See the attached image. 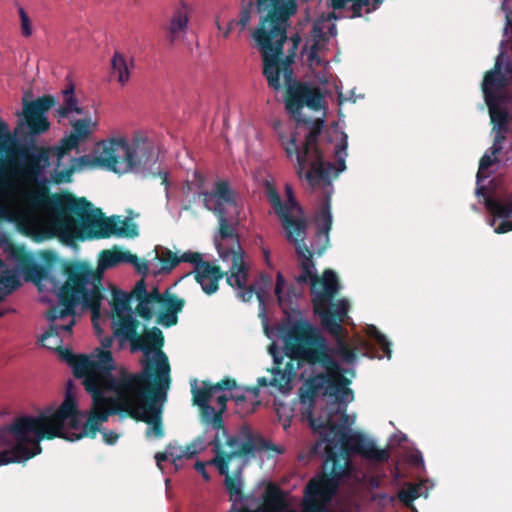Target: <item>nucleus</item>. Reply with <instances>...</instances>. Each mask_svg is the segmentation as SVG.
<instances>
[{
  "instance_id": "nucleus-1",
  "label": "nucleus",
  "mask_w": 512,
  "mask_h": 512,
  "mask_svg": "<svg viewBox=\"0 0 512 512\" xmlns=\"http://www.w3.org/2000/svg\"><path fill=\"white\" fill-rule=\"evenodd\" d=\"M284 349L291 360L298 364L320 365L325 372L318 373L306 381L307 390L301 394V401L312 405L318 393L334 399L338 405L335 411H329L326 417L315 418L311 409L307 411V419L314 432L321 436L311 448V453L320 454L323 445L340 455L347 462V470L351 473V454L377 463L388 461L390 454L386 449L377 447L375 441L362 433L350 434L347 406L354 400V392L349 385L351 380L337 360L330 354L329 346L320 330L304 319L296 320L288 325L283 334Z\"/></svg>"
},
{
  "instance_id": "nucleus-2",
  "label": "nucleus",
  "mask_w": 512,
  "mask_h": 512,
  "mask_svg": "<svg viewBox=\"0 0 512 512\" xmlns=\"http://www.w3.org/2000/svg\"><path fill=\"white\" fill-rule=\"evenodd\" d=\"M282 56L283 51L280 43H278L274 55H265L263 74L267 79L268 86L276 91L282 88L280 75H283L286 86L285 108L297 125H303L308 131L301 148L297 144L296 133H291L289 138L280 134L282 146L288 157H296L297 172L300 177L308 167L305 171V179L309 185H330L331 180L337 178L339 173L346 169L348 136L337 128L326 132L328 142H337L334 149L336 166L325 161L319 145V138L325 121L323 118L310 119L302 113L304 107L316 112L323 110L325 108L324 95L319 87L295 80L291 67L292 56H286L285 58Z\"/></svg>"
},
{
  "instance_id": "nucleus-3",
  "label": "nucleus",
  "mask_w": 512,
  "mask_h": 512,
  "mask_svg": "<svg viewBox=\"0 0 512 512\" xmlns=\"http://www.w3.org/2000/svg\"><path fill=\"white\" fill-rule=\"evenodd\" d=\"M35 206L47 205L53 212L48 229L51 237L71 244L74 240L106 239L111 236L134 238L138 227L129 219L120 216L106 217L100 208L86 198L71 193L53 194L39 192L31 196Z\"/></svg>"
},
{
  "instance_id": "nucleus-4",
  "label": "nucleus",
  "mask_w": 512,
  "mask_h": 512,
  "mask_svg": "<svg viewBox=\"0 0 512 512\" xmlns=\"http://www.w3.org/2000/svg\"><path fill=\"white\" fill-rule=\"evenodd\" d=\"M85 414L78 410L75 398L67 394L60 406L53 410L46 409L38 416H20L7 427L0 430V445L12 438L14 445L0 452V466L9 463L27 461L42 451L41 440L63 438L76 441L74 438L82 433Z\"/></svg>"
},
{
  "instance_id": "nucleus-5",
  "label": "nucleus",
  "mask_w": 512,
  "mask_h": 512,
  "mask_svg": "<svg viewBox=\"0 0 512 512\" xmlns=\"http://www.w3.org/2000/svg\"><path fill=\"white\" fill-rule=\"evenodd\" d=\"M136 255L129 251L119 249L102 250L98 258L96 269L87 262L75 261L63 267L66 277L61 285V301L71 311L75 304H81L83 309L90 310L92 321L95 324L100 316L101 303L104 298L102 279L106 269L120 263L132 262Z\"/></svg>"
},
{
  "instance_id": "nucleus-6",
  "label": "nucleus",
  "mask_w": 512,
  "mask_h": 512,
  "mask_svg": "<svg viewBox=\"0 0 512 512\" xmlns=\"http://www.w3.org/2000/svg\"><path fill=\"white\" fill-rule=\"evenodd\" d=\"M85 390L92 397V407L82 433L74 438H95L100 425L106 422L111 414L126 415L125 407L132 405L139 385L125 373L117 369L116 364L82 382Z\"/></svg>"
},
{
  "instance_id": "nucleus-7",
  "label": "nucleus",
  "mask_w": 512,
  "mask_h": 512,
  "mask_svg": "<svg viewBox=\"0 0 512 512\" xmlns=\"http://www.w3.org/2000/svg\"><path fill=\"white\" fill-rule=\"evenodd\" d=\"M305 238L299 237L300 240L289 241L295 245L296 254L301 258L302 272L296 277V281L303 284L310 280L313 311L319 316L322 328L336 334L340 330L339 322L347 315L350 304L346 299L333 301L340 290L338 277L333 270L326 269L321 277L313 273V253L306 245Z\"/></svg>"
},
{
  "instance_id": "nucleus-8",
  "label": "nucleus",
  "mask_w": 512,
  "mask_h": 512,
  "mask_svg": "<svg viewBox=\"0 0 512 512\" xmlns=\"http://www.w3.org/2000/svg\"><path fill=\"white\" fill-rule=\"evenodd\" d=\"M164 341V335L158 327L145 329L142 335L138 333L130 348L132 352L141 351L146 357L141 361L142 370L132 373L123 366L118 369L138 385L164 383L169 388L171 368L168 357L162 350Z\"/></svg>"
},
{
  "instance_id": "nucleus-9",
  "label": "nucleus",
  "mask_w": 512,
  "mask_h": 512,
  "mask_svg": "<svg viewBox=\"0 0 512 512\" xmlns=\"http://www.w3.org/2000/svg\"><path fill=\"white\" fill-rule=\"evenodd\" d=\"M51 152L55 153L54 147L38 145L31 139L16 146L14 159L0 157V196L9 190L13 176L27 182L37 181L50 165Z\"/></svg>"
},
{
  "instance_id": "nucleus-10",
  "label": "nucleus",
  "mask_w": 512,
  "mask_h": 512,
  "mask_svg": "<svg viewBox=\"0 0 512 512\" xmlns=\"http://www.w3.org/2000/svg\"><path fill=\"white\" fill-rule=\"evenodd\" d=\"M210 446L214 457L208 464L215 466L219 473H225L227 466H230V462L235 458L254 457L256 453L262 451L277 450L275 445L253 433L247 425L242 426L234 435H230L227 430L226 434L217 432Z\"/></svg>"
},
{
  "instance_id": "nucleus-11",
  "label": "nucleus",
  "mask_w": 512,
  "mask_h": 512,
  "mask_svg": "<svg viewBox=\"0 0 512 512\" xmlns=\"http://www.w3.org/2000/svg\"><path fill=\"white\" fill-rule=\"evenodd\" d=\"M168 389L164 383L139 385L132 405L125 407L126 416L149 425L147 437L153 435L160 439L164 436L162 412Z\"/></svg>"
},
{
  "instance_id": "nucleus-12",
  "label": "nucleus",
  "mask_w": 512,
  "mask_h": 512,
  "mask_svg": "<svg viewBox=\"0 0 512 512\" xmlns=\"http://www.w3.org/2000/svg\"><path fill=\"white\" fill-rule=\"evenodd\" d=\"M325 459L323 462V470L325 474L319 479L311 480L306 486L307 501L304 505L305 512H326L322 502H328L335 494L339 482L342 478L349 476L350 472L347 470V462L345 458L340 455V459L335 457V452L332 449H327L323 445Z\"/></svg>"
},
{
  "instance_id": "nucleus-13",
  "label": "nucleus",
  "mask_w": 512,
  "mask_h": 512,
  "mask_svg": "<svg viewBox=\"0 0 512 512\" xmlns=\"http://www.w3.org/2000/svg\"><path fill=\"white\" fill-rule=\"evenodd\" d=\"M110 140L116 174L144 171L157 162L154 144L145 138L136 137L132 143H128L124 138Z\"/></svg>"
},
{
  "instance_id": "nucleus-14",
  "label": "nucleus",
  "mask_w": 512,
  "mask_h": 512,
  "mask_svg": "<svg viewBox=\"0 0 512 512\" xmlns=\"http://www.w3.org/2000/svg\"><path fill=\"white\" fill-rule=\"evenodd\" d=\"M219 256L223 261H231L226 282L229 286L239 290L238 297L242 301L248 302L256 295L262 301L266 289L271 285L272 279L269 275L262 273L259 277V283L247 285L249 265L245 261V252L241 245L237 242L232 249L219 247Z\"/></svg>"
},
{
  "instance_id": "nucleus-15",
  "label": "nucleus",
  "mask_w": 512,
  "mask_h": 512,
  "mask_svg": "<svg viewBox=\"0 0 512 512\" xmlns=\"http://www.w3.org/2000/svg\"><path fill=\"white\" fill-rule=\"evenodd\" d=\"M199 196L203 198L204 207L207 210L212 211L217 216L220 237L222 239H233L231 247H226L223 244H217V251L219 252V247H222L223 249H232L237 242L240 244L237 234L228 221L225 208L226 206L234 208L237 206V193L231 189L228 181H216L212 191H201Z\"/></svg>"
},
{
  "instance_id": "nucleus-16",
  "label": "nucleus",
  "mask_w": 512,
  "mask_h": 512,
  "mask_svg": "<svg viewBox=\"0 0 512 512\" xmlns=\"http://www.w3.org/2000/svg\"><path fill=\"white\" fill-rule=\"evenodd\" d=\"M285 190L287 194L286 203L282 202L277 189L271 182L266 181L264 183L266 198L280 218L282 226L286 231L287 240L297 241L300 240L299 237H306L308 223L305 218H294L292 216V212L294 210L301 213L302 208L296 201L292 188L289 185H286Z\"/></svg>"
},
{
  "instance_id": "nucleus-17",
  "label": "nucleus",
  "mask_w": 512,
  "mask_h": 512,
  "mask_svg": "<svg viewBox=\"0 0 512 512\" xmlns=\"http://www.w3.org/2000/svg\"><path fill=\"white\" fill-rule=\"evenodd\" d=\"M57 304L50 307L46 312V318L50 322V326L41 336V343L44 347L58 350L62 345V333L71 334L72 328L76 323V308L79 304H75L71 311H67V306L62 304L61 287L57 293Z\"/></svg>"
},
{
  "instance_id": "nucleus-18",
  "label": "nucleus",
  "mask_w": 512,
  "mask_h": 512,
  "mask_svg": "<svg viewBox=\"0 0 512 512\" xmlns=\"http://www.w3.org/2000/svg\"><path fill=\"white\" fill-rule=\"evenodd\" d=\"M61 360L66 362L73 370V375L82 382L95 377L101 372L115 365L111 351L99 350L97 354H74L68 348L58 349Z\"/></svg>"
},
{
  "instance_id": "nucleus-19",
  "label": "nucleus",
  "mask_w": 512,
  "mask_h": 512,
  "mask_svg": "<svg viewBox=\"0 0 512 512\" xmlns=\"http://www.w3.org/2000/svg\"><path fill=\"white\" fill-rule=\"evenodd\" d=\"M55 104L56 99L52 95H44L33 101L23 102L22 114L29 134L36 136L49 129L50 123L45 116V113L48 112Z\"/></svg>"
},
{
  "instance_id": "nucleus-20",
  "label": "nucleus",
  "mask_w": 512,
  "mask_h": 512,
  "mask_svg": "<svg viewBox=\"0 0 512 512\" xmlns=\"http://www.w3.org/2000/svg\"><path fill=\"white\" fill-rule=\"evenodd\" d=\"M312 188H316V186L310 185ZM317 187H328L329 190L325 191V198L322 201L319 210L315 215V223L317 226V230L315 233V238L311 243V252L313 254H317L321 256L330 244L329 233L332 228V214L330 207V198L333 192L332 183L330 185L320 184Z\"/></svg>"
},
{
  "instance_id": "nucleus-21",
  "label": "nucleus",
  "mask_w": 512,
  "mask_h": 512,
  "mask_svg": "<svg viewBox=\"0 0 512 512\" xmlns=\"http://www.w3.org/2000/svg\"><path fill=\"white\" fill-rule=\"evenodd\" d=\"M288 504L283 490L273 483H268L262 495L261 503L255 508L250 509L245 506H231L229 512H298L296 510L286 511ZM303 512H305L303 510Z\"/></svg>"
},
{
  "instance_id": "nucleus-22",
  "label": "nucleus",
  "mask_w": 512,
  "mask_h": 512,
  "mask_svg": "<svg viewBox=\"0 0 512 512\" xmlns=\"http://www.w3.org/2000/svg\"><path fill=\"white\" fill-rule=\"evenodd\" d=\"M95 155H83L78 158H71V165L76 167V171L83 168H104L114 172L115 158L112 156L111 140H103L96 144Z\"/></svg>"
},
{
  "instance_id": "nucleus-23",
  "label": "nucleus",
  "mask_w": 512,
  "mask_h": 512,
  "mask_svg": "<svg viewBox=\"0 0 512 512\" xmlns=\"http://www.w3.org/2000/svg\"><path fill=\"white\" fill-rule=\"evenodd\" d=\"M503 55V53L498 55L494 68L488 71L484 76L482 90L485 99L505 98L504 94H499L497 92L508 86L509 80L507 75H512V65L507 63L504 68V72L502 71Z\"/></svg>"
},
{
  "instance_id": "nucleus-24",
  "label": "nucleus",
  "mask_w": 512,
  "mask_h": 512,
  "mask_svg": "<svg viewBox=\"0 0 512 512\" xmlns=\"http://www.w3.org/2000/svg\"><path fill=\"white\" fill-rule=\"evenodd\" d=\"M132 296L138 302L135 313L145 321H149L154 316V306L161 304L164 293H160L157 287L147 291L144 279H140L132 290Z\"/></svg>"
},
{
  "instance_id": "nucleus-25",
  "label": "nucleus",
  "mask_w": 512,
  "mask_h": 512,
  "mask_svg": "<svg viewBox=\"0 0 512 512\" xmlns=\"http://www.w3.org/2000/svg\"><path fill=\"white\" fill-rule=\"evenodd\" d=\"M95 125L96 123L92 122L91 117L87 116L72 122V130L69 135L61 140L59 146L54 147L56 157L60 160L71 150L77 148L82 141L92 134V127Z\"/></svg>"
},
{
  "instance_id": "nucleus-26",
  "label": "nucleus",
  "mask_w": 512,
  "mask_h": 512,
  "mask_svg": "<svg viewBox=\"0 0 512 512\" xmlns=\"http://www.w3.org/2000/svg\"><path fill=\"white\" fill-rule=\"evenodd\" d=\"M192 273L196 282L201 286L203 292L207 295L216 293L219 289V281L229 275L228 272L222 271L220 266L209 261H204L193 268Z\"/></svg>"
},
{
  "instance_id": "nucleus-27",
  "label": "nucleus",
  "mask_w": 512,
  "mask_h": 512,
  "mask_svg": "<svg viewBox=\"0 0 512 512\" xmlns=\"http://www.w3.org/2000/svg\"><path fill=\"white\" fill-rule=\"evenodd\" d=\"M189 22V11L188 7L181 3L174 11L173 14L165 26V39L169 45L183 40Z\"/></svg>"
},
{
  "instance_id": "nucleus-28",
  "label": "nucleus",
  "mask_w": 512,
  "mask_h": 512,
  "mask_svg": "<svg viewBox=\"0 0 512 512\" xmlns=\"http://www.w3.org/2000/svg\"><path fill=\"white\" fill-rule=\"evenodd\" d=\"M219 474L225 477V487L230 495V499L233 501L232 506H245L249 508V504H257V506L260 504L258 499L254 498L253 495H245L243 493V482L240 477V471L231 475L230 466H227L226 472Z\"/></svg>"
},
{
  "instance_id": "nucleus-29",
  "label": "nucleus",
  "mask_w": 512,
  "mask_h": 512,
  "mask_svg": "<svg viewBox=\"0 0 512 512\" xmlns=\"http://www.w3.org/2000/svg\"><path fill=\"white\" fill-rule=\"evenodd\" d=\"M485 207L494 217L505 219L495 228V233L503 234L512 231V202L503 203L487 197Z\"/></svg>"
},
{
  "instance_id": "nucleus-30",
  "label": "nucleus",
  "mask_w": 512,
  "mask_h": 512,
  "mask_svg": "<svg viewBox=\"0 0 512 512\" xmlns=\"http://www.w3.org/2000/svg\"><path fill=\"white\" fill-rule=\"evenodd\" d=\"M63 104L59 106L56 113L59 118H67L71 113H77L79 115H86L87 112L83 107L78 105V100L74 94V85L69 83L62 91Z\"/></svg>"
},
{
  "instance_id": "nucleus-31",
  "label": "nucleus",
  "mask_w": 512,
  "mask_h": 512,
  "mask_svg": "<svg viewBox=\"0 0 512 512\" xmlns=\"http://www.w3.org/2000/svg\"><path fill=\"white\" fill-rule=\"evenodd\" d=\"M139 325L140 322L133 318L131 314L124 316L119 315V321L114 335L123 341H129L131 344L138 335Z\"/></svg>"
},
{
  "instance_id": "nucleus-32",
  "label": "nucleus",
  "mask_w": 512,
  "mask_h": 512,
  "mask_svg": "<svg viewBox=\"0 0 512 512\" xmlns=\"http://www.w3.org/2000/svg\"><path fill=\"white\" fill-rule=\"evenodd\" d=\"M348 317V314L344 316L339 322L340 330L338 333L334 334L330 331H327L330 335H332L336 339V348L334 349V353L341 358V360L347 364H353L357 359L356 350L349 346L346 340L343 337V322Z\"/></svg>"
},
{
  "instance_id": "nucleus-33",
  "label": "nucleus",
  "mask_w": 512,
  "mask_h": 512,
  "mask_svg": "<svg viewBox=\"0 0 512 512\" xmlns=\"http://www.w3.org/2000/svg\"><path fill=\"white\" fill-rule=\"evenodd\" d=\"M272 378L268 379V385L278 388L280 391H289L291 389V381L295 376V370L292 362L286 364L284 370L280 367L272 370Z\"/></svg>"
},
{
  "instance_id": "nucleus-34",
  "label": "nucleus",
  "mask_w": 512,
  "mask_h": 512,
  "mask_svg": "<svg viewBox=\"0 0 512 512\" xmlns=\"http://www.w3.org/2000/svg\"><path fill=\"white\" fill-rule=\"evenodd\" d=\"M199 410L202 424L211 426L219 433L226 434L222 413L219 410L216 411L210 404L199 407Z\"/></svg>"
},
{
  "instance_id": "nucleus-35",
  "label": "nucleus",
  "mask_w": 512,
  "mask_h": 512,
  "mask_svg": "<svg viewBox=\"0 0 512 512\" xmlns=\"http://www.w3.org/2000/svg\"><path fill=\"white\" fill-rule=\"evenodd\" d=\"M113 74L121 85H125L130 79V71L134 66L133 59L128 61L119 52H116L111 60Z\"/></svg>"
},
{
  "instance_id": "nucleus-36",
  "label": "nucleus",
  "mask_w": 512,
  "mask_h": 512,
  "mask_svg": "<svg viewBox=\"0 0 512 512\" xmlns=\"http://www.w3.org/2000/svg\"><path fill=\"white\" fill-rule=\"evenodd\" d=\"M202 386L201 388L197 386L196 379L191 383L192 402L193 405L198 407L209 405L213 395L216 393L209 381H202Z\"/></svg>"
},
{
  "instance_id": "nucleus-37",
  "label": "nucleus",
  "mask_w": 512,
  "mask_h": 512,
  "mask_svg": "<svg viewBox=\"0 0 512 512\" xmlns=\"http://www.w3.org/2000/svg\"><path fill=\"white\" fill-rule=\"evenodd\" d=\"M505 98H492L485 99L486 104L489 108V114L491 118V122L493 125L498 123L505 124V122H509V114L505 108L500 107V103L504 102Z\"/></svg>"
},
{
  "instance_id": "nucleus-38",
  "label": "nucleus",
  "mask_w": 512,
  "mask_h": 512,
  "mask_svg": "<svg viewBox=\"0 0 512 512\" xmlns=\"http://www.w3.org/2000/svg\"><path fill=\"white\" fill-rule=\"evenodd\" d=\"M61 160L62 159L59 160L57 157L56 166L51 173V181L56 185L71 183L73 180V174L76 172V167L72 166L71 164L64 169H61Z\"/></svg>"
},
{
  "instance_id": "nucleus-39",
  "label": "nucleus",
  "mask_w": 512,
  "mask_h": 512,
  "mask_svg": "<svg viewBox=\"0 0 512 512\" xmlns=\"http://www.w3.org/2000/svg\"><path fill=\"white\" fill-rule=\"evenodd\" d=\"M157 259L161 264L160 271L163 273H170L181 263L178 255L168 248H162L161 252L157 255Z\"/></svg>"
},
{
  "instance_id": "nucleus-40",
  "label": "nucleus",
  "mask_w": 512,
  "mask_h": 512,
  "mask_svg": "<svg viewBox=\"0 0 512 512\" xmlns=\"http://www.w3.org/2000/svg\"><path fill=\"white\" fill-rule=\"evenodd\" d=\"M132 293L129 295L121 290L114 289L112 293L113 310L120 315L122 312L130 311V300Z\"/></svg>"
},
{
  "instance_id": "nucleus-41",
  "label": "nucleus",
  "mask_w": 512,
  "mask_h": 512,
  "mask_svg": "<svg viewBox=\"0 0 512 512\" xmlns=\"http://www.w3.org/2000/svg\"><path fill=\"white\" fill-rule=\"evenodd\" d=\"M369 338L373 339L381 348L387 358H391V343L374 325H369L366 329Z\"/></svg>"
},
{
  "instance_id": "nucleus-42",
  "label": "nucleus",
  "mask_w": 512,
  "mask_h": 512,
  "mask_svg": "<svg viewBox=\"0 0 512 512\" xmlns=\"http://www.w3.org/2000/svg\"><path fill=\"white\" fill-rule=\"evenodd\" d=\"M165 310L180 313L185 305V300L179 298L169 290L164 292L163 301L160 304Z\"/></svg>"
},
{
  "instance_id": "nucleus-43",
  "label": "nucleus",
  "mask_w": 512,
  "mask_h": 512,
  "mask_svg": "<svg viewBox=\"0 0 512 512\" xmlns=\"http://www.w3.org/2000/svg\"><path fill=\"white\" fill-rule=\"evenodd\" d=\"M384 0H350L352 2V17H361L364 6L368 7L367 12L376 10Z\"/></svg>"
},
{
  "instance_id": "nucleus-44",
  "label": "nucleus",
  "mask_w": 512,
  "mask_h": 512,
  "mask_svg": "<svg viewBox=\"0 0 512 512\" xmlns=\"http://www.w3.org/2000/svg\"><path fill=\"white\" fill-rule=\"evenodd\" d=\"M204 449V437L198 436L191 443L187 444L184 448H181V455L177 457L182 459H191Z\"/></svg>"
},
{
  "instance_id": "nucleus-45",
  "label": "nucleus",
  "mask_w": 512,
  "mask_h": 512,
  "mask_svg": "<svg viewBox=\"0 0 512 512\" xmlns=\"http://www.w3.org/2000/svg\"><path fill=\"white\" fill-rule=\"evenodd\" d=\"M156 322L164 327H172L178 322V313L165 310L157 316Z\"/></svg>"
},
{
  "instance_id": "nucleus-46",
  "label": "nucleus",
  "mask_w": 512,
  "mask_h": 512,
  "mask_svg": "<svg viewBox=\"0 0 512 512\" xmlns=\"http://www.w3.org/2000/svg\"><path fill=\"white\" fill-rule=\"evenodd\" d=\"M398 499L412 512H418L413 505V501L417 499V495L413 494L412 491L407 487L398 492Z\"/></svg>"
},
{
  "instance_id": "nucleus-47",
  "label": "nucleus",
  "mask_w": 512,
  "mask_h": 512,
  "mask_svg": "<svg viewBox=\"0 0 512 512\" xmlns=\"http://www.w3.org/2000/svg\"><path fill=\"white\" fill-rule=\"evenodd\" d=\"M18 13H19L20 21H21V34L24 37L31 36L32 35V23H31L29 16L27 15L25 10L21 6H19V8H18Z\"/></svg>"
},
{
  "instance_id": "nucleus-48",
  "label": "nucleus",
  "mask_w": 512,
  "mask_h": 512,
  "mask_svg": "<svg viewBox=\"0 0 512 512\" xmlns=\"http://www.w3.org/2000/svg\"><path fill=\"white\" fill-rule=\"evenodd\" d=\"M268 6L274 7V10L277 12H283L285 9H291L293 7L290 5L289 1L283 2L281 0H259V7L262 10Z\"/></svg>"
},
{
  "instance_id": "nucleus-49",
  "label": "nucleus",
  "mask_w": 512,
  "mask_h": 512,
  "mask_svg": "<svg viewBox=\"0 0 512 512\" xmlns=\"http://www.w3.org/2000/svg\"><path fill=\"white\" fill-rule=\"evenodd\" d=\"M178 258L181 259V262L193 264L194 267H197L198 264L205 261L200 253L193 251L184 252L181 256H178Z\"/></svg>"
},
{
  "instance_id": "nucleus-50",
  "label": "nucleus",
  "mask_w": 512,
  "mask_h": 512,
  "mask_svg": "<svg viewBox=\"0 0 512 512\" xmlns=\"http://www.w3.org/2000/svg\"><path fill=\"white\" fill-rule=\"evenodd\" d=\"M215 392L228 390L231 391L237 387V382L232 378H225L216 384H212Z\"/></svg>"
},
{
  "instance_id": "nucleus-51",
  "label": "nucleus",
  "mask_w": 512,
  "mask_h": 512,
  "mask_svg": "<svg viewBox=\"0 0 512 512\" xmlns=\"http://www.w3.org/2000/svg\"><path fill=\"white\" fill-rule=\"evenodd\" d=\"M497 162V157H492L488 154H484L481 159H480V162H479V170H478V173H477V178L479 179L480 178V174L487 170L489 167H491L494 163Z\"/></svg>"
},
{
  "instance_id": "nucleus-52",
  "label": "nucleus",
  "mask_w": 512,
  "mask_h": 512,
  "mask_svg": "<svg viewBox=\"0 0 512 512\" xmlns=\"http://www.w3.org/2000/svg\"><path fill=\"white\" fill-rule=\"evenodd\" d=\"M1 283L5 289H11V292L20 285L18 278L14 274L2 276Z\"/></svg>"
},
{
  "instance_id": "nucleus-53",
  "label": "nucleus",
  "mask_w": 512,
  "mask_h": 512,
  "mask_svg": "<svg viewBox=\"0 0 512 512\" xmlns=\"http://www.w3.org/2000/svg\"><path fill=\"white\" fill-rule=\"evenodd\" d=\"M166 452L168 453V457L173 459L175 466H177V461L182 460V458L177 457L181 455V447H178L176 444L169 443L166 446Z\"/></svg>"
},
{
  "instance_id": "nucleus-54",
  "label": "nucleus",
  "mask_w": 512,
  "mask_h": 512,
  "mask_svg": "<svg viewBox=\"0 0 512 512\" xmlns=\"http://www.w3.org/2000/svg\"><path fill=\"white\" fill-rule=\"evenodd\" d=\"M266 386H268V378L260 377L257 380L256 386L247 387L245 390L248 393L252 394L255 398H257L259 396L260 387H266Z\"/></svg>"
},
{
  "instance_id": "nucleus-55",
  "label": "nucleus",
  "mask_w": 512,
  "mask_h": 512,
  "mask_svg": "<svg viewBox=\"0 0 512 512\" xmlns=\"http://www.w3.org/2000/svg\"><path fill=\"white\" fill-rule=\"evenodd\" d=\"M130 264L134 265L135 269L137 270V272H139L140 274H142L143 276H146L149 272V267H148V263L146 260H141L138 258V256L136 255V260L135 261H132V262H129Z\"/></svg>"
},
{
  "instance_id": "nucleus-56",
  "label": "nucleus",
  "mask_w": 512,
  "mask_h": 512,
  "mask_svg": "<svg viewBox=\"0 0 512 512\" xmlns=\"http://www.w3.org/2000/svg\"><path fill=\"white\" fill-rule=\"evenodd\" d=\"M285 285V279L281 272L277 273L276 276V285H275V295L279 301H282V290Z\"/></svg>"
},
{
  "instance_id": "nucleus-57",
  "label": "nucleus",
  "mask_w": 512,
  "mask_h": 512,
  "mask_svg": "<svg viewBox=\"0 0 512 512\" xmlns=\"http://www.w3.org/2000/svg\"><path fill=\"white\" fill-rule=\"evenodd\" d=\"M215 24H216L217 29L219 31H222L223 37L224 38H228L230 33L233 30L234 25H235V19L230 20L226 28H223L221 26L220 21H219V17H216Z\"/></svg>"
},
{
  "instance_id": "nucleus-58",
  "label": "nucleus",
  "mask_w": 512,
  "mask_h": 512,
  "mask_svg": "<svg viewBox=\"0 0 512 512\" xmlns=\"http://www.w3.org/2000/svg\"><path fill=\"white\" fill-rule=\"evenodd\" d=\"M102 435L104 441L109 445H113L118 440L119 437V435L116 432L107 430L102 431Z\"/></svg>"
},
{
  "instance_id": "nucleus-59",
  "label": "nucleus",
  "mask_w": 512,
  "mask_h": 512,
  "mask_svg": "<svg viewBox=\"0 0 512 512\" xmlns=\"http://www.w3.org/2000/svg\"><path fill=\"white\" fill-rule=\"evenodd\" d=\"M11 220V209L8 205L0 203V221Z\"/></svg>"
},
{
  "instance_id": "nucleus-60",
  "label": "nucleus",
  "mask_w": 512,
  "mask_h": 512,
  "mask_svg": "<svg viewBox=\"0 0 512 512\" xmlns=\"http://www.w3.org/2000/svg\"><path fill=\"white\" fill-rule=\"evenodd\" d=\"M194 468L197 472H199L202 477L208 481L210 480V476L206 470V463L205 462H201V461H197L194 465Z\"/></svg>"
},
{
  "instance_id": "nucleus-61",
  "label": "nucleus",
  "mask_w": 512,
  "mask_h": 512,
  "mask_svg": "<svg viewBox=\"0 0 512 512\" xmlns=\"http://www.w3.org/2000/svg\"><path fill=\"white\" fill-rule=\"evenodd\" d=\"M34 277L38 280L42 279L45 275V268L41 265H33L30 269Z\"/></svg>"
},
{
  "instance_id": "nucleus-62",
  "label": "nucleus",
  "mask_w": 512,
  "mask_h": 512,
  "mask_svg": "<svg viewBox=\"0 0 512 512\" xmlns=\"http://www.w3.org/2000/svg\"><path fill=\"white\" fill-rule=\"evenodd\" d=\"M300 41L301 38L297 33L291 37L292 47L288 56H292V62L294 61L295 51L297 50Z\"/></svg>"
},
{
  "instance_id": "nucleus-63",
  "label": "nucleus",
  "mask_w": 512,
  "mask_h": 512,
  "mask_svg": "<svg viewBox=\"0 0 512 512\" xmlns=\"http://www.w3.org/2000/svg\"><path fill=\"white\" fill-rule=\"evenodd\" d=\"M227 401H228V397L226 395H219L217 398H216V402L217 404L219 405V411L223 414L226 410V405H227Z\"/></svg>"
},
{
  "instance_id": "nucleus-64",
  "label": "nucleus",
  "mask_w": 512,
  "mask_h": 512,
  "mask_svg": "<svg viewBox=\"0 0 512 512\" xmlns=\"http://www.w3.org/2000/svg\"><path fill=\"white\" fill-rule=\"evenodd\" d=\"M504 33L505 35L510 34V37L512 38V16L509 14L506 16V27L504 29Z\"/></svg>"
}]
</instances>
